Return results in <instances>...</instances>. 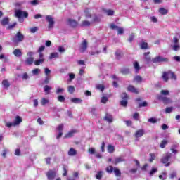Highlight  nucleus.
Wrapping results in <instances>:
<instances>
[{"mask_svg": "<svg viewBox=\"0 0 180 180\" xmlns=\"http://www.w3.org/2000/svg\"><path fill=\"white\" fill-rule=\"evenodd\" d=\"M24 39L25 36L22 35V34L20 33V32H18L16 33L15 36L12 39V41L13 43H14V44H18L21 41H23Z\"/></svg>", "mask_w": 180, "mask_h": 180, "instance_id": "1", "label": "nucleus"}, {"mask_svg": "<svg viewBox=\"0 0 180 180\" xmlns=\"http://www.w3.org/2000/svg\"><path fill=\"white\" fill-rule=\"evenodd\" d=\"M45 79L44 84H49L51 79V70L49 68H44Z\"/></svg>", "mask_w": 180, "mask_h": 180, "instance_id": "2", "label": "nucleus"}, {"mask_svg": "<svg viewBox=\"0 0 180 180\" xmlns=\"http://www.w3.org/2000/svg\"><path fill=\"white\" fill-rule=\"evenodd\" d=\"M15 15L18 19H22V18H27L29 16V13L27 12L19 9L15 10Z\"/></svg>", "mask_w": 180, "mask_h": 180, "instance_id": "3", "label": "nucleus"}, {"mask_svg": "<svg viewBox=\"0 0 180 180\" xmlns=\"http://www.w3.org/2000/svg\"><path fill=\"white\" fill-rule=\"evenodd\" d=\"M169 60L167 58H164L161 56H158L152 59V62L155 64H158V63H168Z\"/></svg>", "mask_w": 180, "mask_h": 180, "instance_id": "4", "label": "nucleus"}, {"mask_svg": "<svg viewBox=\"0 0 180 180\" xmlns=\"http://www.w3.org/2000/svg\"><path fill=\"white\" fill-rule=\"evenodd\" d=\"M168 75H171V77L173 79H176V76H175V74H174V72H164L162 75V79H163V81H165V82L168 81Z\"/></svg>", "mask_w": 180, "mask_h": 180, "instance_id": "5", "label": "nucleus"}, {"mask_svg": "<svg viewBox=\"0 0 180 180\" xmlns=\"http://www.w3.org/2000/svg\"><path fill=\"white\" fill-rule=\"evenodd\" d=\"M46 20L49 22L48 27L49 29H53L54 27V24L56 23V22H54V18H53L51 15H46Z\"/></svg>", "mask_w": 180, "mask_h": 180, "instance_id": "6", "label": "nucleus"}, {"mask_svg": "<svg viewBox=\"0 0 180 180\" xmlns=\"http://www.w3.org/2000/svg\"><path fill=\"white\" fill-rule=\"evenodd\" d=\"M57 175V172L56 170H49L46 173V176L49 180H54V178H56Z\"/></svg>", "mask_w": 180, "mask_h": 180, "instance_id": "7", "label": "nucleus"}, {"mask_svg": "<svg viewBox=\"0 0 180 180\" xmlns=\"http://www.w3.org/2000/svg\"><path fill=\"white\" fill-rule=\"evenodd\" d=\"M86 49H88V42L86 41V39H84L83 43L79 46V51L81 53H84V51H86Z\"/></svg>", "mask_w": 180, "mask_h": 180, "instance_id": "8", "label": "nucleus"}, {"mask_svg": "<svg viewBox=\"0 0 180 180\" xmlns=\"http://www.w3.org/2000/svg\"><path fill=\"white\" fill-rule=\"evenodd\" d=\"M122 101L120 102L121 106H124V108H126L127 106V94L126 93H123L122 94Z\"/></svg>", "mask_w": 180, "mask_h": 180, "instance_id": "9", "label": "nucleus"}, {"mask_svg": "<svg viewBox=\"0 0 180 180\" xmlns=\"http://www.w3.org/2000/svg\"><path fill=\"white\" fill-rule=\"evenodd\" d=\"M158 99L162 101L164 103H170L171 102V99L161 95L158 96Z\"/></svg>", "mask_w": 180, "mask_h": 180, "instance_id": "10", "label": "nucleus"}, {"mask_svg": "<svg viewBox=\"0 0 180 180\" xmlns=\"http://www.w3.org/2000/svg\"><path fill=\"white\" fill-rule=\"evenodd\" d=\"M172 154L168 153L166 154V155L165 157H163L161 160L163 164H167V162H168V161H169V158H171Z\"/></svg>", "mask_w": 180, "mask_h": 180, "instance_id": "11", "label": "nucleus"}, {"mask_svg": "<svg viewBox=\"0 0 180 180\" xmlns=\"http://www.w3.org/2000/svg\"><path fill=\"white\" fill-rule=\"evenodd\" d=\"M104 120L108 122V123H112V122H113V116L109 113H107L104 117Z\"/></svg>", "mask_w": 180, "mask_h": 180, "instance_id": "12", "label": "nucleus"}, {"mask_svg": "<svg viewBox=\"0 0 180 180\" xmlns=\"http://www.w3.org/2000/svg\"><path fill=\"white\" fill-rule=\"evenodd\" d=\"M124 162V157H118L115 159V160L112 161L115 165H117V164H119L120 162Z\"/></svg>", "mask_w": 180, "mask_h": 180, "instance_id": "13", "label": "nucleus"}, {"mask_svg": "<svg viewBox=\"0 0 180 180\" xmlns=\"http://www.w3.org/2000/svg\"><path fill=\"white\" fill-rule=\"evenodd\" d=\"M21 122H22V117H20V116H19V115H17L15 117V119L14 122H13L14 127L15 126H19V124H20Z\"/></svg>", "mask_w": 180, "mask_h": 180, "instance_id": "14", "label": "nucleus"}, {"mask_svg": "<svg viewBox=\"0 0 180 180\" xmlns=\"http://www.w3.org/2000/svg\"><path fill=\"white\" fill-rule=\"evenodd\" d=\"M143 136H144V129H139L135 133V137H136V139H139V137H143Z\"/></svg>", "mask_w": 180, "mask_h": 180, "instance_id": "15", "label": "nucleus"}, {"mask_svg": "<svg viewBox=\"0 0 180 180\" xmlns=\"http://www.w3.org/2000/svg\"><path fill=\"white\" fill-rule=\"evenodd\" d=\"M13 53L15 57H22V51L19 49H16L13 51Z\"/></svg>", "mask_w": 180, "mask_h": 180, "instance_id": "16", "label": "nucleus"}, {"mask_svg": "<svg viewBox=\"0 0 180 180\" xmlns=\"http://www.w3.org/2000/svg\"><path fill=\"white\" fill-rule=\"evenodd\" d=\"M128 91L129 92H132L133 94H139V89H136L133 86H128Z\"/></svg>", "mask_w": 180, "mask_h": 180, "instance_id": "17", "label": "nucleus"}, {"mask_svg": "<svg viewBox=\"0 0 180 180\" xmlns=\"http://www.w3.org/2000/svg\"><path fill=\"white\" fill-rule=\"evenodd\" d=\"M75 133H77V130L73 129L71 130L70 131H69L65 136V137L66 139H70V137H72V136H74V134H75Z\"/></svg>", "mask_w": 180, "mask_h": 180, "instance_id": "18", "label": "nucleus"}, {"mask_svg": "<svg viewBox=\"0 0 180 180\" xmlns=\"http://www.w3.org/2000/svg\"><path fill=\"white\" fill-rule=\"evenodd\" d=\"M9 23V18L8 17H4L1 20V25L2 26H6Z\"/></svg>", "mask_w": 180, "mask_h": 180, "instance_id": "19", "label": "nucleus"}, {"mask_svg": "<svg viewBox=\"0 0 180 180\" xmlns=\"http://www.w3.org/2000/svg\"><path fill=\"white\" fill-rule=\"evenodd\" d=\"M53 88L49 85H45L44 87V91L46 93V95H49L50 94V91H51Z\"/></svg>", "mask_w": 180, "mask_h": 180, "instance_id": "20", "label": "nucleus"}, {"mask_svg": "<svg viewBox=\"0 0 180 180\" xmlns=\"http://www.w3.org/2000/svg\"><path fill=\"white\" fill-rule=\"evenodd\" d=\"M68 22H69V25H70L72 27H75L78 25V22H77V21H75V20L69 19Z\"/></svg>", "mask_w": 180, "mask_h": 180, "instance_id": "21", "label": "nucleus"}, {"mask_svg": "<svg viewBox=\"0 0 180 180\" xmlns=\"http://www.w3.org/2000/svg\"><path fill=\"white\" fill-rule=\"evenodd\" d=\"M34 59H33V58L32 57H30V58H27L25 60V63L27 65H32V63H34Z\"/></svg>", "mask_w": 180, "mask_h": 180, "instance_id": "22", "label": "nucleus"}, {"mask_svg": "<svg viewBox=\"0 0 180 180\" xmlns=\"http://www.w3.org/2000/svg\"><path fill=\"white\" fill-rule=\"evenodd\" d=\"M113 172H114L115 176H120V175H122L120 170L119 169H117V167H114Z\"/></svg>", "mask_w": 180, "mask_h": 180, "instance_id": "23", "label": "nucleus"}, {"mask_svg": "<svg viewBox=\"0 0 180 180\" xmlns=\"http://www.w3.org/2000/svg\"><path fill=\"white\" fill-rule=\"evenodd\" d=\"M49 58L50 60H53V58H58V53L57 52L51 53L49 56Z\"/></svg>", "mask_w": 180, "mask_h": 180, "instance_id": "24", "label": "nucleus"}, {"mask_svg": "<svg viewBox=\"0 0 180 180\" xmlns=\"http://www.w3.org/2000/svg\"><path fill=\"white\" fill-rule=\"evenodd\" d=\"M77 154V150L74 149V148H71L70 150L68 151V155L71 156H74Z\"/></svg>", "mask_w": 180, "mask_h": 180, "instance_id": "25", "label": "nucleus"}, {"mask_svg": "<svg viewBox=\"0 0 180 180\" xmlns=\"http://www.w3.org/2000/svg\"><path fill=\"white\" fill-rule=\"evenodd\" d=\"M71 102H72V103H81L82 102V100L78 98H71Z\"/></svg>", "mask_w": 180, "mask_h": 180, "instance_id": "26", "label": "nucleus"}, {"mask_svg": "<svg viewBox=\"0 0 180 180\" xmlns=\"http://www.w3.org/2000/svg\"><path fill=\"white\" fill-rule=\"evenodd\" d=\"M108 151L110 153V154H112V153L115 152V146L112 145H108Z\"/></svg>", "mask_w": 180, "mask_h": 180, "instance_id": "27", "label": "nucleus"}, {"mask_svg": "<svg viewBox=\"0 0 180 180\" xmlns=\"http://www.w3.org/2000/svg\"><path fill=\"white\" fill-rule=\"evenodd\" d=\"M168 144V141L164 139L162 141L161 143H160V148H165V146H167Z\"/></svg>", "mask_w": 180, "mask_h": 180, "instance_id": "28", "label": "nucleus"}, {"mask_svg": "<svg viewBox=\"0 0 180 180\" xmlns=\"http://www.w3.org/2000/svg\"><path fill=\"white\" fill-rule=\"evenodd\" d=\"M49 102V99L46 98H42L41 100V105H42V106H44L45 105H47Z\"/></svg>", "mask_w": 180, "mask_h": 180, "instance_id": "29", "label": "nucleus"}, {"mask_svg": "<svg viewBox=\"0 0 180 180\" xmlns=\"http://www.w3.org/2000/svg\"><path fill=\"white\" fill-rule=\"evenodd\" d=\"M159 12H160V15H167V13H168V10H167L164 8H161L159 9Z\"/></svg>", "mask_w": 180, "mask_h": 180, "instance_id": "30", "label": "nucleus"}, {"mask_svg": "<svg viewBox=\"0 0 180 180\" xmlns=\"http://www.w3.org/2000/svg\"><path fill=\"white\" fill-rule=\"evenodd\" d=\"M149 162H153V161H154V160H155V153H150L149 155Z\"/></svg>", "mask_w": 180, "mask_h": 180, "instance_id": "31", "label": "nucleus"}, {"mask_svg": "<svg viewBox=\"0 0 180 180\" xmlns=\"http://www.w3.org/2000/svg\"><path fill=\"white\" fill-rule=\"evenodd\" d=\"M172 50H174V51H178V50H179L180 49L179 44H176L174 45H172Z\"/></svg>", "mask_w": 180, "mask_h": 180, "instance_id": "32", "label": "nucleus"}, {"mask_svg": "<svg viewBox=\"0 0 180 180\" xmlns=\"http://www.w3.org/2000/svg\"><path fill=\"white\" fill-rule=\"evenodd\" d=\"M122 74L126 75V74H129L130 73V70L127 68H124L121 70Z\"/></svg>", "mask_w": 180, "mask_h": 180, "instance_id": "33", "label": "nucleus"}, {"mask_svg": "<svg viewBox=\"0 0 180 180\" xmlns=\"http://www.w3.org/2000/svg\"><path fill=\"white\" fill-rule=\"evenodd\" d=\"M105 13H106L108 16H112V15H113V13H115V11H113V10H104Z\"/></svg>", "mask_w": 180, "mask_h": 180, "instance_id": "34", "label": "nucleus"}, {"mask_svg": "<svg viewBox=\"0 0 180 180\" xmlns=\"http://www.w3.org/2000/svg\"><path fill=\"white\" fill-rule=\"evenodd\" d=\"M148 44L147 42H141V49L143 50H146V49H148Z\"/></svg>", "mask_w": 180, "mask_h": 180, "instance_id": "35", "label": "nucleus"}, {"mask_svg": "<svg viewBox=\"0 0 180 180\" xmlns=\"http://www.w3.org/2000/svg\"><path fill=\"white\" fill-rule=\"evenodd\" d=\"M103 175V172L102 171L98 172L96 175V179H102Z\"/></svg>", "mask_w": 180, "mask_h": 180, "instance_id": "36", "label": "nucleus"}, {"mask_svg": "<svg viewBox=\"0 0 180 180\" xmlns=\"http://www.w3.org/2000/svg\"><path fill=\"white\" fill-rule=\"evenodd\" d=\"M115 168H113V167L112 166H109L108 167H107L105 169L106 172H108V174H112V172H113Z\"/></svg>", "mask_w": 180, "mask_h": 180, "instance_id": "37", "label": "nucleus"}, {"mask_svg": "<svg viewBox=\"0 0 180 180\" xmlns=\"http://www.w3.org/2000/svg\"><path fill=\"white\" fill-rule=\"evenodd\" d=\"M44 63V59H38L34 61L35 65H40V64H43Z\"/></svg>", "mask_w": 180, "mask_h": 180, "instance_id": "38", "label": "nucleus"}, {"mask_svg": "<svg viewBox=\"0 0 180 180\" xmlns=\"http://www.w3.org/2000/svg\"><path fill=\"white\" fill-rule=\"evenodd\" d=\"M2 85L4 88H9L10 86L9 82H8V80H3Z\"/></svg>", "mask_w": 180, "mask_h": 180, "instance_id": "39", "label": "nucleus"}, {"mask_svg": "<svg viewBox=\"0 0 180 180\" xmlns=\"http://www.w3.org/2000/svg\"><path fill=\"white\" fill-rule=\"evenodd\" d=\"M68 76H69L68 81L70 82H71V81H72L75 78V74L74 73H69Z\"/></svg>", "mask_w": 180, "mask_h": 180, "instance_id": "40", "label": "nucleus"}, {"mask_svg": "<svg viewBox=\"0 0 180 180\" xmlns=\"http://www.w3.org/2000/svg\"><path fill=\"white\" fill-rule=\"evenodd\" d=\"M96 88L98 89V91H101V92H103L105 90V86L103 84H97Z\"/></svg>", "mask_w": 180, "mask_h": 180, "instance_id": "41", "label": "nucleus"}, {"mask_svg": "<svg viewBox=\"0 0 180 180\" xmlns=\"http://www.w3.org/2000/svg\"><path fill=\"white\" fill-rule=\"evenodd\" d=\"M69 94H72L75 91V88L73 86H69L68 88Z\"/></svg>", "mask_w": 180, "mask_h": 180, "instance_id": "42", "label": "nucleus"}, {"mask_svg": "<svg viewBox=\"0 0 180 180\" xmlns=\"http://www.w3.org/2000/svg\"><path fill=\"white\" fill-rule=\"evenodd\" d=\"M5 125H6V127H8V129H11L12 126L15 127V124L13 122H5Z\"/></svg>", "mask_w": 180, "mask_h": 180, "instance_id": "43", "label": "nucleus"}, {"mask_svg": "<svg viewBox=\"0 0 180 180\" xmlns=\"http://www.w3.org/2000/svg\"><path fill=\"white\" fill-rule=\"evenodd\" d=\"M161 96H167V95H169V91L168 90H162L161 92Z\"/></svg>", "mask_w": 180, "mask_h": 180, "instance_id": "44", "label": "nucleus"}, {"mask_svg": "<svg viewBox=\"0 0 180 180\" xmlns=\"http://www.w3.org/2000/svg\"><path fill=\"white\" fill-rule=\"evenodd\" d=\"M134 67L136 72L140 70V65H139V62H135L134 64Z\"/></svg>", "mask_w": 180, "mask_h": 180, "instance_id": "45", "label": "nucleus"}, {"mask_svg": "<svg viewBox=\"0 0 180 180\" xmlns=\"http://www.w3.org/2000/svg\"><path fill=\"white\" fill-rule=\"evenodd\" d=\"M117 34H123V33L124 32V30L123 29V27H118L117 28Z\"/></svg>", "mask_w": 180, "mask_h": 180, "instance_id": "46", "label": "nucleus"}, {"mask_svg": "<svg viewBox=\"0 0 180 180\" xmlns=\"http://www.w3.org/2000/svg\"><path fill=\"white\" fill-rule=\"evenodd\" d=\"M109 101V98L106 96H103L101 98V103H106V102H108Z\"/></svg>", "mask_w": 180, "mask_h": 180, "instance_id": "47", "label": "nucleus"}, {"mask_svg": "<svg viewBox=\"0 0 180 180\" xmlns=\"http://www.w3.org/2000/svg\"><path fill=\"white\" fill-rule=\"evenodd\" d=\"M32 74L33 75H39V74H40V69H37V68L34 69L32 70Z\"/></svg>", "mask_w": 180, "mask_h": 180, "instance_id": "48", "label": "nucleus"}, {"mask_svg": "<svg viewBox=\"0 0 180 180\" xmlns=\"http://www.w3.org/2000/svg\"><path fill=\"white\" fill-rule=\"evenodd\" d=\"M31 5H33V6H36V5H39L40 4V1L39 0H33L30 1Z\"/></svg>", "mask_w": 180, "mask_h": 180, "instance_id": "49", "label": "nucleus"}, {"mask_svg": "<svg viewBox=\"0 0 180 180\" xmlns=\"http://www.w3.org/2000/svg\"><path fill=\"white\" fill-rule=\"evenodd\" d=\"M170 179H174V178H176V172L174 171L169 174Z\"/></svg>", "mask_w": 180, "mask_h": 180, "instance_id": "50", "label": "nucleus"}, {"mask_svg": "<svg viewBox=\"0 0 180 180\" xmlns=\"http://www.w3.org/2000/svg\"><path fill=\"white\" fill-rule=\"evenodd\" d=\"M58 51H59V53H65V48H64V46H58Z\"/></svg>", "mask_w": 180, "mask_h": 180, "instance_id": "51", "label": "nucleus"}, {"mask_svg": "<svg viewBox=\"0 0 180 180\" xmlns=\"http://www.w3.org/2000/svg\"><path fill=\"white\" fill-rule=\"evenodd\" d=\"M172 110H174L173 107H168L165 109V113H171V112H172Z\"/></svg>", "mask_w": 180, "mask_h": 180, "instance_id": "52", "label": "nucleus"}, {"mask_svg": "<svg viewBox=\"0 0 180 180\" xmlns=\"http://www.w3.org/2000/svg\"><path fill=\"white\" fill-rule=\"evenodd\" d=\"M58 102H64L65 101V97L64 96H59L58 97Z\"/></svg>", "mask_w": 180, "mask_h": 180, "instance_id": "53", "label": "nucleus"}, {"mask_svg": "<svg viewBox=\"0 0 180 180\" xmlns=\"http://www.w3.org/2000/svg\"><path fill=\"white\" fill-rule=\"evenodd\" d=\"M64 89L63 88H60L58 87L57 89H56V94L58 95L60 94H63V92H64Z\"/></svg>", "mask_w": 180, "mask_h": 180, "instance_id": "54", "label": "nucleus"}, {"mask_svg": "<svg viewBox=\"0 0 180 180\" xmlns=\"http://www.w3.org/2000/svg\"><path fill=\"white\" fill-rule=\"evenodd\" d=\"M134 81H136V82H141V81H143V79L140 76H136L134 77Z\"/></svg>", "mask_w": 180, "mask_h": 180, "instance_id": "55", "label": "nucleus"}, {"mask_svg": "<svg viewBox=\"0 0 180 180\" xmlns=\"http://www.w3.org/2000/svg\"><path fill=\"white\" fill-rule=\"evenodd\" d=\"M22 79L26 81V79H29V75L27 72L23 73L22 76Z\"/></svg>", "mask_w": 180, "mask_h": 180, "instance_id": "56", "label": "nucleus"}, {"mask_svg": "<svg viewBox=\"0 0 180 180\" xmlns=\"http://www.w3.org/2000/svg\"><path fill=\"white\" fill-rule=\"evenodd\" d=\"M8 153H9V150L4 148L3 150L2 157H4L5 158V157H6V154H8Z\"/></svg>", "mask_w": 180, "mask_h": 180, "instance_id": "57", "label": "nucleus"}, {"mask_svg": "<svg viewBox=\"0 0 180 180\" xmlns=\"http://www.w3.org/2000/svg\"><path fill=\"white\" fill-rule=\"evenodd\" d=\"M148 121L149 122V123H157V119L154 117L149 118Z\"/></svg>", "mask_w": 180, "mask_h": 180, "instance_id": "58", "label": "nucleus"}, {"mask_svg": "<svg viewBox=\"0 0 180 180\" xmlns=\"http://www.w3.org/2000/svg\"><path fill=\"white\" fill-rule=\"evenodd\" d=\"M38 29L39 28H37V27H34L30 28V33H36Z\"/></svg>", "mask_w": 180, "mask_h": 180, "instance_id": "59", "label": "nucleus"}, {"mask_svg": "<svg viewBox=\"0 0 180 180\" xmlns=\"http://www.w3.org/2000/svg\"><path fill=\"white\" fill-rule=\"evenodd\" d=\"M133 40H134V35L133 34H131L129 35V39H128V41H129V43H131V41H133Z\"/></svg>", "mask_w": 180, "mask_h": 180, "instance_id": "60", "label": "nucleus"}, {"mask_svg": "<svg viewBox=\"0 0 180 180\" xmlns=\"http://www.w3.org/2000/svg\"><path fill=\"white\" fill-rule=\"evenodd\" d=\"M91 25V22L89 21H83L82 22V26H90Z\"/></svg>", "mask_w": 180, "mask_h": 180, "instance_id": "61", "label": "nucleus"}, {"mask_svg": "<svg viewBox=\"0 0 180 180\" xmlns=\"http://www.w3.org/2000/svg\"><path fill=\"white\" fill-rule=\"evenodd\" d=\"M155 172H157V168H152L151 171L150 172V176H153Z\"/></svg>", "mask_w": 180, "mask_h": 180, "instance_id": "62", "label": "nucleus"}, {"mask_svg": "<svg viewBox=\"0 0 180 180\" xmlns=\"http://www.w3.org/2000/svg\"><path fill=\"white\" fill-rule=\"evenodd\" d=\"M63 129H64V124H60L58 127H57V130H58V131H63Z\"/></svg>", "mask_w": 180, "mask_h": 180, "instance_id": "63", "label": "nucleus"}, {"mask_svg": "<svg viewBox=\"0 0 180 180\" xmlns=\"http://www.w3.org/2000/svg\"><path fill=\"white\" fill-rule=\"evenodd\" d=\"M89 153L90 154H95V148H90L89 149Z\"/></svg>", "mask_w": 180, "mask_h": 180, "instance_id": "64", "label": "nucleus"}]
</instances>
